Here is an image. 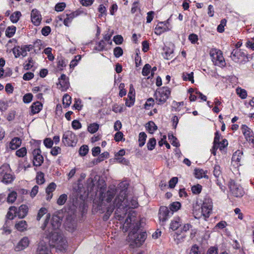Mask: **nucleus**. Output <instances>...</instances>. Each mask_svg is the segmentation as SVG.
Listing matches in <instances>:
<instances>
[{"mask_svg": "<svg viewBox=\"0 0 254 254\" xmlns=\"http://www.w3.org/2000/svg\"><path fill=\"white\" fill-rule=\"evenodd\" d=\"M17 197L16 191H11L8 195L6 199L7 202L9 203H13Z\"/></svg>", "mask_w": 254, "mask_h": 254, "instance_id": "obj_36", "label": "nucleus"}, {"mask_svg": "<svg viewBox=\"0 0 254 254\" xmlns=\"http://www.w3.org/2000/svg\"><path fill=\"white\" fill-rule=\"evenodd\" d=\"M194 175L195 177L197 179L202 178H208V176L206 175V172L201 169H195L194 170Z\"/></svg>", "mask_w": 254, "mask_h": 254, "instance_id": "obj_32", "label": "nucleus"}, {"mask_svg": "<svg viewBox=\"0 0 254 254\" xmlns=\"http://www.w3.org/2000/svg\"><path fill=\"white\" fill-rule=\"evenodd\" d=\"M28 225L25 220H20L15 225V228L19 231L23 232L27 229Z\"/></svg>", "mask_w": 254, "mask_h": 254, "instance_id": "obj_26", "label": "nucleus"}, {"mask_svg": "<svg viewBox=\"0 0 254 254\" xmlns=\"http://www.w3.org/2000/svg\"><path fill=\"white\" fill-rule=\"evenodd\" d=\"M29 208L25 204L21 205L18 209L17 208V216L19 218L22 219L25 218L28 212Z\"/></svg>", "mask_w": 254, "mask_h": 254, "instance_id": "obj_19", "label": "nucleus"}, {"mask_svg": "<svg viewBox=\"0 0 254 254\" xmlns=\"http://www.w3.org/2000/svg\"><path fill=\"white\" fill-rule=\"evenodd\" d=\"M244 195V191H229L228 198L232 201H235L237 198H241Z\"/></svg>", "mask_w": 254, "mask_h": 254, "instance_id": "obj_21", "label": "nucleus"}, {"mask_svg": "<svg viewBox=\"0 0 254 254\" xmlns=\"http://www.w3.org/2000/svg\"><path fill=\"white\" fill-rule=\"evenodd\" d=\"M106 46V43L103 40H101L96 44L95 49L98 51H102Z\"/></svg>", "mask_w": 254, "mask_h": 254, "instance_id": "obj_50", "label": "nucleus"}, {"mask_svg": "<svg viewBox=\"0 0 254 254\" xmlns=\"http://www.w3.org/2000/svg\"><path fill=\"white\" fill-rule=\"evenodd\" d=\"M16 31V27L14 26L8 27L5 31V35L7 37L11 38L15 34Z\"/></svg>", "mask_w": 254, "mask_h": 254, "instance_id": "obj_38", "label": "nucleus"}, {"mask_svg": "<svg viewBox=\"0 0 254 254\" xmlns=\"http://www.w3.org/2000/svg\"><path fill=\"white\" fill-rule=\"evenodd\" d=\"M21 51V48L19 46L14 47L12 49V52L14 55L15 58H17L21 55V54H20L21 51Z\"/></svg>", "mask_w": 254, "mask_h": 254, "instance_id": "obj_61", "label": "nucleus"}, {"mask_svg": "<svg viewBox=\"0 0 254 254\" xmlns=\"http://www.w3.org/2000/svg\"><path fill=\"white\" fill-rule=\"evenodd\" d=\"M21 14L19 11H16L13 13L10 16V20L12 23H16L19 19Z\"/></svg>", "mask_w": 254, "mask_h": 254, "instance_id": "obj_40", "label": "nucleus"}, {"mask_svg": "<svg viewBox=\"0 0 254 254\" xmlns=\"http://www.w3.org/2000/svg\"><path fill=\"white\" fill-rule=\"evenodd\" d=\"M171 28H169L165 22H159L155 28L154 33L157 35H160L164 32L169 31Z\"/></svg>", "mask_w": 254, "mask_h": 254, "instance_id": "obj_18", "label": "nucleus"}, {"mask_svg": "<svg viewBox=\"0 0 254 254\" xmlns=\"http://www.w3.org/2000/svg\"><path fill=\"white\" fill-rule=\"evenodd\" d=\"M146 137L147 135L144 132H141L139 134L138 142L140 147H142L145 144Z\"/></svg>", "mask_w": 254, "mask_h": 254, "instance_id": "obj_37", "label": "nucleus"}, {"mask_svg": "<svg viewBox=\"0 0 254 254\" xmlns=\"http://www.w3.org/2000/svg\"><path fill=\"white\" fill-rule=\"evenodd\" d=\"M124 110V105L121 106L117 104H115L112 106V111L116 113H122Z\"/></svg>", "mask_w": 254, "mask_h": 254, "instance_id": "obj_48", "label": "nucleus"}, {"mask_svg": "<svg viewBox=\"0 0 254 254\" xmlns=\"http://www.w3.org/2000/svg\"><path fill=\"white\" fill-rule=\"evenodd\" d=\"M246 57V54L239 49H235L231 53L230 57L231 59L235 63H240L242 59Z\"/></svg>", "mask_w": 254, "mask_h": 254, "instance_id": "obj_13", "label": "nucleus"}, {"mask_svg": "<svg viewBox=\"0 0 254 254\" xmlns=\"http://www.w3.org/2000/svg\"><path fill=\"white\" fill-rule=\"evenodd\" d=\"M226 24V20L223 19L221 20L220 24L218 26L217 30L219 33H222L224 31V26Z\"/></svg>", "mask_w": 254, "mask_h": 254, "instance_id": "obj_55", "label": "nucleus"}, {"mask_svg": "<svg viewBox=\"0 0 254 254\" xmlns=\"http://www.w3.org/2000/svg\"><path fill=\"white\" fill-rule=\"evenodd\" d=\"M128 191H99V196L93 199V203L97 205L99 210L102 212L106 211L103 217L107 220L114 210L115 211V217L119 220H122L126 215L127 209L135 208L138 205L136 197Z\"/></svg>", "mask_w": 254, "mask_h": 254, "instance_id": "obj_1", "label": "nucleus"}, {"mask_svg": "<svg viewBox=\"0 0 254 254\" xmlns=\"http://www.w3.org/2000/svg\"><path fill=\"white\" fill-rule=\"evenodd\" d=\"M146 128L150 133H153L157 129V126L152 121H149L146 124Z\"/></svg>", "mask_w": 254, "mask_h": 254, "instance_id": "obj_33", "label": "nucleus"}, {"mask_svg": "<svg viewBox=\"0 0 254 254\" xmlns=\"http://www.w3.org/2000/svg\"><path fill=\"white\" fill-rule=\"evenodd\" d=\"M181 219L179 217H175L172 220L170 223V228L175 231L181 226Z\"/></svg>", "mask_w": 254, "mask_h": 254, "instance_id": "obj_28", "label": "nucleus"}, {"mask_svg": "<svg viewBox=\"0 0 254 254\" xmlns=\"http://www.w3.org/2000/svg\"><path fill=\"white\" fill-rule=\"evenodd\" d=\"M83 13V11L80 10H76L72 12L66 13L65 15H63L64 17V24L66 26H69V24L72 22L73 19L80 15Z\"/></svg>", "mask_w": 254, "mask_h": 254, "instance_id": "obj_12", "label": "nucleus"}, {"mask_svg": "<svg viewBox=\"0 0 254 254\" xmlns=\"http://www.w3.org/2000/svg\"><path fill=\"white\" fill-rule=\"evenodd\" d=\"M67 195L65 194L61 195L57 200V203L60 205L64 204L67 200Z\"/></svg>", "mask_w": 254, "mask_h": 254, "instance_id": "obj_52", "label": "nucleus"}, {"mask_svg": "<svg viewBox=\"0 0 254 254\" xmlns=\"http://www.w3.org/2000/svg\"><path fill=\"white\" fill-rule=\"evenodd\" d=\"M136 212L134 210L129 212L123 224V229L125 232L127 231L129 229L131 230L128 234L127 240L130 243V245L138 247L144 242L147 237V234L145 232L140 233H137L140 224L136 218Z\"/></svg>", "mask_w": 254, "mask_h": 254, "instance_id": "obj_2", "label": "nucleus"}, {"mask_svg": "<svg viewBox=\"0 0 254 254\" xmlns=\"http://www.w3.org/2000/svg\"><path fill=\"white\" fill-rule=\"evenodd\" d=\"M236 93L239 96L243 99H246L247 97V91L244 89L237 88L236 89Z\"/></svg>", "mask_w": 254, "mask_h": 254, "instance_id": "obj_42", "label": "nucleus"}, {"mask_svg": "<svg viewBox=\"0 0 254 254\" xmlns=\"http://www.w3.org/2000/svg\"><path fill=\"white\" fill-rule=\"evenodd\" d=\"M168 137L173 146L178 147L180 145L179 143L177 141V138L175 136L173 135H169Z\"/></svg>", "mask_w": 254, "mask_h": 254, "instance_id": "obj_57", "label": "nucleus"}, {"mask_svg": "<svg viewBox=\"0 0 254 254\" xmlns=\"http://www.w3.org/2000/svg\"><path fill=\"white\" fill-rule=\"evenodd\" d=\"M71 103V97L68 94H65L63 98V104L64 108H66L70 105Z\"/></svg>", "mask_w": 254, "mask_h": 254, "instance_id": "obj_35", "label": "nucleus"}, {"mask_svg": "<svg viewBox=\"0 0 254 254\" xmlns=\"http://www.w3.org/2000/svg\"><path fill=\"white\" fill-rule=\"evenodd\" d=\"M32 94L31 93H28L23 96V101L25 103H29L32 101Z\"/></svg>", "mask_w": 254, "mask_h": 254, "instance_id": "obj_60", "label": "nucleus"}, {"mask_svg": "<svg viewBox=\"0 0 254 254\" xmlns=\"http://www.w3.org/2000/svg\"><path fill=\"white\" fill-rule=\"evenodd\" d=\"M61 224V222L59 218L57 216H53L51 223L52 228L46 231L44 236L46 237L47 241L52 242V245H58V246L64 248L66 241L63 235L58 231Z\"/></svg>", "mask_w": 254, "mask_h": 254, "instance_id": "obj_3", "label": "nucleus"}, {"mask_svg": "<svg viewBox=\"0 0 254 254\" xmlns=\"http://www.w3.org/2000/svg\"><path fill=\"white\" fill-rule=\"evenodd\" d=\"M212 202L210 198L206 197L204 198L201 206V212H198L196 210H194L193 214L196 219H199L203 216L205 219L209 217L212 210Z\"/></svg>", "mask_w": 254, "mask_h": 254, "instance_id": "obj_4", "label": "nucleus"}, {"mask_svg": "<svg viewBox=\"0 0 254 254\" xmlns=\"http://www.w3.org/2000/svg\"><path fill=\"white\" fill-rule=\"evenodd\" d=\"M41 153V151L39 148L35 149L33 151V165L35 166H40L43 162V157Z\"/></svg>", "mask_w": 254, "mask_h": 254, "instance_id": "obj_14", "label": "nucleus"}, {"mask_svg": "<svg viewBox=\"0 0 254 254\" xmlns=\"http://www.w3.org/2000/svg\"><path fill=\"white\" fill-rule=\"evenodd\" d=\"M123 54V51L120 47H117L114 49V55L115 57L119 58Z\"/></svg>", "mask_w": 254, "mask_h": 254, "instance_id": "obj_54", "label": "nucleus"}, {"mask_svg": "<svg viewBox=\"0 0 254 254\" xmlns=\"http://www.w3.org/2000/svg\"><path fill=\"white\" fill-rule=\"evenodd\" d=\"M181 204L179 202H174L171 203L169 206V208L171 210V215H173L174 212H176L180 209Z\"/></svg>", "mask_w": 254, "mask_h": 254, "instance_id": "obj_34", "label": "nucleus"}, {"mask_svg": "<svg viewBox=\"0 0 254 254\" xmlns=\"http://www.w3.org/2000/svg\"><path fill=\"white\" fill-rule=\"evenodd\" d=\"M15 176L10 173H5L2 178V182L6 185L12 183L15 179Z\"/></svg>", "mask_w": 254, "mask_h": 254, "instance_id": "obj_27", "label": "nucleus"}, {"mask_svg": "<svg viewBox=\"0 0 254 254\" xmlns=\"http://www.w3.org/2000/svg\"><path fill=\"white\" fill-rule=\"evenodd\" d=\"M62 141L65 146L73 147L76 144L77 138L72 131L67 130L63 134Z\"/></svg>", "mask_w": 254, "mask_h": 254, "instance_id": "obj_9", "label": "nucleus"}, {"mask_svg": "<svg viewBox=\"0 0 254 254\" xmlns=\"http://www.w3.org/2000/svg\"><path fill=\"white\" fill-rule=\"evenodd\" d=\"M28 63L24 64V68L26 70H29L33 66V61L31 58L28 59Z\"/></svg>", "mask_w": 254, "mask_h": 254, "instance_id": "obj_59", "label": "nucleus"}, {"mask_svg": "<svg viewBox=\"0 0 254 254\" xmlns=\"http://www.w3.org/2000/svg\"><path fill=\"white\" fill-rule=\"evenodd\" d=\"M171 212L166 206H161L158 213L159 219L161 225L165 224L166 221L171 216Z\"/></svg>", "mask_w": 254, "mask_h": 254, "instance_id": "obj_10", "label": "nucleus"}, {"mask_svg": "<svg viewBox=\"0 0 254 254\" xmlns=\"http://www.w3.org/2000/svg\"><path fill=\"white\" fill-rule=\"evenodd\" d=\"M17 216V208L14 206H10L6 214V218L9 220H13Z\"/></svg>", "mask_w": 254, "mask_h": 254, "instance_id": "obj_23", "label": "nucleus"}, {"mask_svg": "<svg viewBox=\"0 0 254 254\" xmlns=\"http://www.w3.org/2000/svg\"><path fill=\"white\" fill-rule=\"evenodd\" d=\"M44 174L42 173H38L36 177L37 183L38 184H42L44 182Z\"/></svg>", "mask_w": 254, "mask_h": 254, "instance_id": "obj_62", "label": "nucleus"}, {"mask_svg": "<svg viewBox=\"0 0 254 254\" xmlns=\"http://www.w3.org/2000/svg\"><path fill=\"white\" fill-rule=\"evenodd\" d=\"M171 94L170 89L168 87H162L157 89L155 92L154 96L156 103L162 105L165 103Z\"/></svg>", "mask_w": 254, "mask_h": 254, "instance_id": "obj_5", "label": "nucleus"}, {"mask_svg": "<svg viewBox=\"0 0 254 254\" xmlns=\"http://www.w3.org/2000/svg\"><path fill=\"white\" fill-rule=\"evenodd\" d=\"M26 154L27 150L24 147L20 148L16 151V155L19 157H23Z\"/></svg>", "mask_w": 254, "mask_h": 254, "instance_id": "obj_51", "label": "nucleus"}, {"mask_svg": "<svg viewBox=\"0 0 254 254\" xmlns=\"http://www.w3.org/2000/svg\"><path fill=\"white\" fill-rule=\"evenodd\" d=\"M156 143V141L154 138L149 139L147 143L148 149L149 150H152L154 148Z\"/></svg>", "mask_w": 254, "mask_h": 254, "instance_id": "obj_47", "label": "nucleus"}, {"mask_svg": "<svg viewBox=\"0 0 254 254\" xmlns=\"http://www.w3.org/2000/svg\"><path fill=\"white\" fill-rule=\"evenodd\" d=\"M186 235L184 233H178L175 232L173 235V239L175 243L178 245L185 241Z\"/></svg>", "mask_w": 254, "mask_h": 254, "instance_id": "obj_24", "label": "nucleus"}, {"mask_svg": "<svg viewBox=\"0 0 254 254\" xmlns=\"http://www.w3.org/2000/svg\"><path fill=\"white\" fill-rule=\"evenodd\" d=\"M243 134L246 140L254 147V133L247 126L243 125L241 127Z\"/></svg>", "mask_w": 254, "mask_h": 254, "instance_id": "obj_11", "label": "nucleus"}, {"mask_svg": "<svg viewBox=\"0 0 254 254\" xmlns=\"http://www.w3.org/2000/svg\"><path fill=\"white\" fill-rule=\"evenodd\" d=\"M44 238L45 240H41L38 245L36 254H51L49 245L53 247H59L58 245H52L51 241H47L46 236H44Z\"/></svg>", "mask_w": 254, "mask_h": 254, "instance_id": "obj_8", "label": "nucleus"}, {"mask_svg": "<svg viewBox=\"0 0 254 254\" xmlns=\"http://www.w3.org/2000/svg\"><path fill=\"white\" fill-rule=\"evenodd\" d=\"M222 174V172L220 169V167L218 165H215L214 167L213 175L217 178H219Z\"/></svg>", "mask_w": 254, "mask_h": 254, "instance_id": "obj_53", "label": "nucleus"}, {"mask_svg": "<svg viewBox=\"0 0 254 254\" xmlns=\"http://www.w3.org/2000/svg\"><path fill=\"white\" fill-rule=\"evenodd\" d=\"M21 144V140L17 137L12 139L9 144V147L12 150H15L19 147Z\"/></svg>", "mask_w": 254, "mask_h": 254, "instance_id": "obj_25", "label": "nucleus"}, {"mask_svg": "<svg viewBox=\"0 0 254 254\" xmlns=\"http://www.w3.org/2000/svg\"><path fill=\"white\" fill-rule=\"evenodd\" d=\"M135 102V95L134 94H128L127 98L126 99V106L130 107L133 106Z\"/></svg>", "mask_w": 254, "mask_h": 254, "instance_id": "obj_31", "label": "nucleus"}, {"mask_svg": "<svg viewBox=\"0 0 254 254\" xmlns=\"http://www.w3.org/2000/svg\"><path fill=\"white\" fill-rule=\"evenodd\" d=\"M47 90H48V88L44 85L35 86L32 89V91L34 93H37L38 92L40 93H45Z\"/></svg>", "mask_w": 254, "mask_h": 254, "instance_id": "obj_41", "label": "nucleus"}, {"mask_svg": "<svg viewBox=\"0 0 254 254\" xmlns=\"http://www.w3.org/2000/svg\"><path fill=\"white\" fill-rule=\"evenodd\" d=\"M210 56L213 64L219 66H224L225 62L222 52L216 49H212L210 51Z\"/></svg>", "mask_w": 254, "mask_h": 254, "instance_id": "obj_7", "label": "nucleus"}, {"mask_svg": "<svg viewBox=\"0 0 254 254\" xmlns=\"http://www.w3.org/2000/svg\"><path fill=\"white\" fill-rule=\"evenodd\" d=\"M98 176H95L94 179L90 178L87 180L88 190H104L106 184L103 179H100Z\"/></svg>", "mask_w": 254, "mask_h": 254, "instance_id": "obj_6", "label": "nucleus"}, {"mask_svg": "<svg viewBox=\"0 0 254 254\" xmlns=\"http://www.w3.org/2000/svg\"><path fill=\"white\" fill-rule=\"evenodd\" d=\"M190 254H200V252L199 251V247L196 245L192 246L191 248Z\"/></svg>", "mask_w": 254, "mask_h": 254, "instance_id": "obj_64", "label": "nucleus"}, {"mask_svg": "<svg viewBox=\"0 0 254 254\" xmlns=\"http://www.w3.org/2000/svg\"><path fill=\"white\" fill-rule=\"evenodd\" d=\"M65 6L66 4L64 2H60L55 5V9L56 11L58 12L62 11L64 10Z\"/></svg>", "mask_w": 254, "mask_h": 254, "instance_id": "obj_56", "label": "nucleus"}, {"mask_svg": "<svg viewBox=\"0 0 254 254\" xmlns=\"http://www.w3.org/2000/svg\"><path fill=\"white\" fill-rule=\"evenodd\" d=\"M61 152V148L60 147L56 146L52 148L51 153L53 156H57Z\"/></svg>", "mask_w": 254, "mask_h": 254, "instance_id": "obj_63", "label": "nucleus"}, {"mask_svg": "<svg viewBox=\"0 0 254 254\" xmlns=\"http://www.w3.org/2000/svg\"><path fill=\"white\" fill-rule=\"evenodd\" d=\"M47 212V210L46 208L42 207L41 208L38 213V215L37 216V220L39 221L42 216L45 214Z\"/></svg>", "mask_w": 254, "mask_h": 254, "instance_id": "obj_58", "label": "nucleus"}, {"mask_svg": "<svg viewBox=\"0 0 254 254\" xmlns=\"http://www.w3.org/2000/svg\"><path fill=\"white\" fill-rule=\"evenodd\" d=\"M30 240L27 237H23L14 247L16 252H19L26 249L29 245Z\"/></svg>", "mask_w": 254, "mask_h": 254, "instance_id": "obj_15", "label": "nucleus"}, {"mask_svg": "<svg viewBox=\"0 0 254 254\" xmlns=\"http://www.w3.org/2000/svg\"><path fill=\"white\" fill-rule=\"evenodd\" d=\"M228 141L226 139H223L221 141H219V143L216 144V147H212L211 149V153L213 155L216 154V150L219 149L220 150H222L225 147L228 145Z\"/></svg>", "mask_w": 254, "mask_h": 254, "instance_id": "obj_22", "label": "nucleus"}, {"mask_svg": "<svg viewBox=\"0 0 254 254\" xmlns=\"http://www.w3.org/2000/svg\"><path fill=\"white\" fill-rule=\"evenodd\" d=\"M182 77L185 81H190L191 83L194 82L193 80V73L192 72L188 73L187 72H184L182 75Z\"/></svg>", "mask_w": 254, "mask_h": 254, "instance_id": "obj_39", "label": "nucleus"}, {"mask_svg": "<svg viewBox=\"0 0 254 254\" xmlns=\"http://www.w3.org/2000/svg\"><path fill=\"white\" fill-rule=\"evenodd\" d=\"M81 57L80 55H77L75 56L74 59L72 60L69 64L71 68H73L78 64V62L81 60Z\"/></svg>", "mask_w": 254, "mask_h": 254, "instance_id": "obj_44", "label": "nucleus"}, {"mask_svg": "<svg viewBox=\"0 0 254 254\" xmlns=\"http://www.w3.org/2000/svg\"><path fill=\"white\" fill-rule=\"evenodd\" d=\"M230 190H239L242 189V186L233 180H231L228 184Z\"/></svg>", "mask_w": 254, "mask_h": 254, "instance_id": "obj_30", "label": "nucleus"}, {"mask_svg": "<svg viewBox=\"0 0 254 254\" xmlns=\"http://www.w3.org/2000/svg\"><path fill=\"white\" fill-rule=\"evenodd\" d=\"M59 84L63 90L68 88L69 85L68 79L65 74H62L59 78Z\"/></svg>", "mask_w": 254, "mask_h": 254, "instance_id": "obj_20", "label": "nucleus"}, {"mask_svg": "<svg viewBox=\"0 0 254 254\" xmlns=\"http://www.w3.org/2000/svg\"><path fill=\"white\" fill-rule=\"evenodd\" d=\"M88 151V146L86 145H83L79 150V154L81 156H84L87 154Z\"/></svg>", "mask_w": 254, "mask_h": 254, "instance_id": "obj_45", "label": "nucleus"}, {"mask_svg": "<svg viewBox=\"0 0 254 254\" xmlns=\"http://www.w3.org/2000/svg\"><path fill=\"white\" fill-rule=\"evenodd\" d=\"M42 104L40 102H36L31 106V112L33 114L38 113L42 109Z\"/></svg>", "mask_w": 254, "mask_h": 254, "instance_id": "obj_29", "label": "nucleus"}, {"mask_svg": "<svg viewBox=\"0 0 254 254\" xmlns=\"http://www.w3.org/2000/svg\"><path fill=\"white\" fill-rule=\"evenodd\" d=\"M151 68V65L149 64H145L142 70V75L145 76H148L150 72Z\"/></svg>", "mask_w": 254, "mask_h": 254, "instance_id": "obj_46", "label": "nucleus"}, {"mask_svg": "<svg viewBox=\"0 0 254 254\" xmlns=\"http://www.w3.org/2000/svg\"><path fill=\"white\" fill-rule=\"evenodd\" d=\"M243 160V153L240 150H237L233 154L232 157V161L235 163L237 166H241Z\"/></svg>", "mask_w": 254, "mask_h": 254, "instance_id": "obj_17", "label": "nucleus"}, {"mask_svg": "<svg viewBox=\"0 0 254 254\" xmlns=\"http://www.w3.org/2000/svg\"><path fill=\"white\" fill-rule=\"evenodd\" d=\"M99 128V125L97 124H90L88 127V130L90 133H93L96 132Z\"/></svg>", "mask_w": 254, "mask_h": 254, "instance_id": "obj_49", "label": "nucleus"}, {"mask_svg": "<svg viewBox=\"0 0 254 254\" xmlns=\"http://www.w3.org/2000/svg\"><path fill=\"white\" fill-rule=\"evenodd\" d=\"M31 19L32 22L36 26L40 25L42 17L39 11L37 9H33L31 13Z\"/></svg>", "mask_w": 254, "mask_h": 254, "instance_id": "obj_16", "label": "nucleus"}, {"mask_svg": "<svg viewBox=\"0 0 254 254\" xmlns=\"http://www.w3.org/2000/svg\"><path fill=\"white\" fill-rule=\"evenodd\" d=\"M129 183L127 181H124L119 184L118 189L119 190H127L128 189Z\"/></svg>", "mask_w": 254, "mask_h": 254, "instance_id": "obj_43", "label": "nucleus"}]
</instances>
